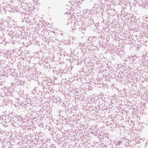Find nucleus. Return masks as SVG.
<instances>
[{
	"instance_id": "obj_1",
	"label": "nucleus",
	"mask_w": 148,
	"mask_h": 148,
	"mask_svg": "<svg viewBox=\"0 0 148 148\" xmlns=\"http://www.w3.org/2000/svg\"><path fill=\"white\" fill-rule=\"evenodd\" d=\"M117 142H118V143L116 144V145H119L121 143V142L120 141H118Z\"/></svg>"
}]
</instances>
